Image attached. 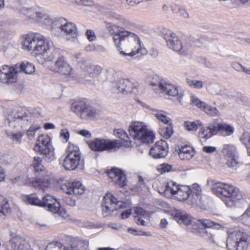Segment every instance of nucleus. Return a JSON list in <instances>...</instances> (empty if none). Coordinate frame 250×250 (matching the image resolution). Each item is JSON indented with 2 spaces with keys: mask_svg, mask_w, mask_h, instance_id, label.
Here are the masks:
<instances>
[{
  "mask_svg": "<svg viewBox=\"0 0 250 250\" xmlns=\"http://www.w3.org/2000/svg\"><path fill=\"white\" fill-rule=\"evenodd\" d=\"M193 225L195 226V228L191 229L192 232L199 234L200 236L207 240L213 241L214 235L212 233L207 231L205 229L199 228V224L198 223H194Z\"/></svg>",
  "mask_w": 250,
  "mask_h": 250,
  "instance_id": "obj_29",
  "label": "nucleus"
},
{
  "mask_svg": "<svg viewBox=\"0 0 250 250\" xmlns=\"http://www.w3.org/2000/svg\"><path fill=\"white\" fill-rule=\"evenodd\" d=\"M172 166L167 164L164 163L158 165L157 169L162 173L170 171L171 169Z\"/></svg>",
  "mask_w": 250,
  "mask_h": 250,
  "instance_id": "obj_58",
  "label": "nucleus"
},
{
  "mask_svg": "<svg viewBox=\"0 0 250 250\" xmlns=\"http://www.w3.org/2000/svg\"><path fill=\"white\" fill-rule=\"evenodd\" d=\"M35 150L42 154L49 161L55 159V155L51 147V139L47 134H42L38 137L34 147Z\"/></svg>",
  "mask_w": 250,
  "mask_h": 250,
  "instance_id": "obj_9",
  "label": "nucleus"
},
{
  "mask_svg": "<svg viewBox=\"0 0 250 250\" xmlns=\"http://www.w3.org/2000/svg\"><path fill=\"white\" fill-rule=\"evenodd\" d=\"M167 125V126L164 129H161V131H160V133L161 136H163V137L166 139L170 138L173 133L172 124Z\"/></svg>",
  "mask_w": 250,
  "mask_h": 250,
  "instance_id": "obj_46",
  "label": "nucleus"
},
{
  "mask_svg": "<svg viewBox=\"0 0 250 250\" xmlns=\"http://www.w3.org/2000/svg\"><path fill=\"white\" fill-rule=\"evenodd\" d=\"M192 196H195L191 201L192 204H196L197 200L200 198L201 188L197 184H194L192 185V189H191Z\"/></svg>",
  "mask_w": 250,
  "mask_h": 250,
  "instance_id": "obj_41",
  "label": "nucleus"
},
{
  "mask_svg": "<svg viewBox=\"0 0 250 250\" xmlns=\"http://www.w3.org/2000/svg\"><path fill=\"white\" fill-rule=\"evenodd\" d=\"M22 201L27 205H31L40 207L41 200L34 194L30 195H23L22 196Z\"/></svg>",
  "mask_w": 250,
  "mask_h": 250,
  "instance_id": "obj_31",
  "label": "nucleus"
},
{
  "mask_svg": "<svg viewBox=\"0 0 250 250\" xmlns=\"http://www.w3.org/2000/svg\"><path fill=\"white\" fill-rule=\"evenodd\" d=\"M229 250H250V236L240 231L230 232L227 239Z\"/></svg>",
  "mask_w": 250,
  "mask_h": 250,
  "instance_id": "obj_6",
  "label": "nucleus"
},
{
  "mask_svg": "<svg viewBox=\"0 0 250 250\" xmlns=\"http://www.w3.org/2000/svg\"><path fill=\"white\" fill-rule=\"evenodd\" d=\"M60 21L59 25H57V28L61 30L62 33L64 38L71 42H75L77 40V30L76 25L71 22L65 21L63 23L62 20Z\"/></svg>",
  "mask_w": 250,
  "mask_h": 250,
  "instance_id": "obj_14",
  "label": "nucleus"
},
{
  "mask_svg": "<svg viewBox=\"0 0 250 250\" xmlns=\"http://www.w3.org/2000/svg\"><path fill=\"white\" fill-rule=\"evenodd\" d=\"M61 189L65 193L75 196L82 195L85 191V187L78 181L66 182L62 185Z\"/></svg>",
  "mask_w": 250,
  "mask_h": 250,
  "instance_id": "obj_16",
  "label": "nucleus"
},
{
  "mask_svg": "<svg viewBox=\"0 0 250 250\" xmlns=\"http://www.w3.org/2000/svg\"><path fill=\"white\" fill-rule=\"evenodd\" d=\"M215 125H209L207 126H201L198 132V137L202 140L206 141L216 135Z\"/></svg>",
  "mask_w": 250,
  "mask_h": 250,
  "instance_id": "obj_24",
  "label": "nucleus"
},
{
  "mask_svg": "<svg viewBox=\"0 0 250 250\" xmlns=\"http://www.w3.org/2000/svg\"><path fill=\"white\" fill-rule=\"evenodd\" d=\"M77 133L82 136L89 138L91 137V133L87 130L82 129L77 131Z\"/></svg>",
  "mask_w": 250,
  "mask_h": 250,
  "instance_id": "obj_63",
  "label": "nucleus"
},
{
  "mask_svg": "<svg viewBox=\"0 0 250 250\" xmlns=\"http://www.w3.org/2000/svg\"><path fill=\"white\" fill-rule=\"evenodd\" d=\"M207 114L212 117H218L220 115L219 110L215 107L208 105L206 103L202 108Z\"/></svg>",
  "mask_w": 250,
  "mask_h": 250,
  "instance_id": "obj_39",
  "label": "nucleus"
},
{
  "mask_svg": "<svg viewBox=\"0 0 250 250\" xmlns=\"http://www.w3.org/2000/svg\"><path fill=\"white\" fill-rule=\"evenodd\" d=\"M109 17L119 21V23H120L124 27H126L129 24V22L127 20L125 19L122 16L119 15L114 12H110L109 13Z\"/></svg>",
  "mask_w": 250,
  "mask_h": 250,
  "instance_id": "obj_44",
  "label": "nucleus"
},
{
  "mask_svg": "<svg viewBox=\"0 0 250 250\" xmlns=\"http://www.w3.org/2000/svg\"><path fill=\"white\" fill-rule=\"evenodd\" d=\"M114 44L119 54L127 60L142 53L144 49L139 37L128 31L118 33L114 38Z\"/></svg>",
  "mask_w": 250,
  "mask_h": 250,
  "instance_id": "obj_2",
  "label": "nucleus"
},
{
  "mask_svg": "<svg viewBox=\"0 0 250 250\" xmlns=\"http://www.w3.org/2000/svg\"><path fill=\"white\" fill-rule=\"evenodd\" d=\"M96 116V110L92 106L87 104L83 112L81 115V119H93Z\"/></svg>",
  "mask_w": 250,
  "mask_h": 250,
  "instance_id": "obj_37",
  "label": "nucleus"
},
{
  "mask_svg": "<svg viewBox=\"0 0 250 250\" xmlns=\"http://www.w3.org/2000/svg\"><path fill=\"white\" fill-rule=\"evenodd\" d=\"M57 199L49 194L45 195L41 200V207L47 208Z\"/></svg>",
  "mask_w": 250,
  "mask_h": 250,
  "instance_id": "obj_45",
  "label": "nucleus"
},
{
  "mask_svg": "<svg viewBox=\"0 0 250 250\" xmlns=\"http://www.w3.org/2000/svg\"><path fill=\"white\" fill-rule=\"evenodd\" d=\"M102 69L101 66L99 65H87L85 71H86L89 74L91 77H95L99 75Z\"/></svg>",
  "mask_w": 250,
  "mask_h": 250,
  "instance_id": "obj_42",
  "label": "nucleus"
},
{
  "mask_svg": "<svg viewBox=\"0 0 250 250\" xmlns=\"http://www.w3.org/2000/svg\"><path fill=\"white\" fill-rule=\"evenodd\" d=\"M134 212L136 215V216H140L145 219L148 218L150 216L149 212H146L144 209L140 207L135 208Z\"/></svg>",
  "mask_w": 250,
  "mask_h": 250,
  "instance_id": "obj_51",
  "label": "nucleus"
},
{
  "mask_svg": "<svg viewBox=\"0 0 250 250\" xmlns=\"http://www.w3.org/2000/svg\"><path fill=\"white\" fill-rule=\"evenodd\" d=\"M152 115L159 122L163 123L166 125H172V120L167 116L166 111L157 109H151Z\"/></svg>",
  "mask_w": 250,
  "mask_h": 250,
  "instance_id": "obj_27",
  "label": "nucleus"
},
{
  "mask_svg": "<svg viewBox=\"0 0 250 250\" xmlns=\"http://www.w3.org/2000/svg\"><path fill=\"white\" fill-rule=\"evenodd\" d=\"M236 92L234 91L229 90L224 88H219L216 90L215 94L227 99H231L235 97Z\"/></svg>",
  "mask_w": 250,
  "mask_h": 250,
  "instance_id": "obj_38",
  "label": "nucleus"
},
{
  "mask_svg": "<svg viewBox=\"0 0 250 250\" xmlns=\"http://www.w3.org/2000/svg\"><path fill=\"white\" fill-rule=\"evenodd\" d=\"M72 70L71 67L62 55L58 57L53 69L54 71L64 76H70L72 73Z\"/></svg>",
  "mask_w": 250,
  "mask_h": 250,
  "instance_id": "obj_19",
  "label": "nucleus"
},
{
  "mask_svg": "<svg viewBox=\"0 0 250 250\" xmlns=\"http://www.w3.org/2000/svg\"><path fill=\"white\" fill-rule=\"evenodd\" d=\"M152 85H158L162 93L171 97H175L177 102L182 104V100L184 97V92L177 85L166 82H160L158 84L151 83Z\"/></svg>",
  "mask_w": 250,
  "mask_h": 250,
  "instance_id": "obj_10",
  "label": "nucleus"
},
{
  "mask_svg": "<svg viewBox=\"0 0 250 250\" xmlns=\"http://www.w3.org/2000/svg\"><path fill=\"white\" fill-rule=\"evenodd\" d=\"M212 183V192L219 197L228 207L233 206L236 202L243 198L239 189L232 185L220 182L208 181V184Z\"/></svg>",
  "mask_w": 250,
  "mask_h": 250,
  "instance_id": "obj_3",
  "label": "nucleus"
},
{
  "mask_svg": "<svg viewBox=\"0 0 250 250\" xmlns=\"http://www.w3.org/2000/svg\"><path fill=\"white\" fill-rule=\"evenodd\" d=\"M66 152L67 154L63 163V166L66 169L74 170L79 166L83 165V160L78 146L69 143Z\"/></svg>",
  "mask_w": 250,
  "mask_h": 250,
  "instance_id": "obj_7",
  "label": "nucleus"
},
{
  "mask_svg": "<svg viewBox=\"0 0 250 250\" xmlns=\"http://www.w3.org/2000/svg\"><path fill=\"white\" fill-rule=\"evenodd\" d=\"M47 15L42 11L37 10L33 21L41 23L44 18H47Z\"/></svg>",
  "mask_w": 250,
  "mask_h": 250,
  "instance_id": "obj_56",
  "label": "nucleus"
},
{
  "mask_svg": "<svg viewBox=\"0 0 250 250\" xmlns=\"http://www.w3.org/2000/svg\"><path fill=\"white\" fill-rule=\"evenodd\" d=\"M37 9L34 7H22L21 9V12L29 20L33 21Z\"/></svg>",
  "mask_w": 250,
  "mask_h": 250,
  "instance_id": "obj_40",
  "label": "nucleus"
},
{
  "mask_svg": "<svg viewBox=\"0 0 250 250\" xmlns=\"http://www.w3.org/2000/svg\"><path fill=\"white\" fill-rule=\"evenodd\" d=\"M216 148L212 146H205L203 147L202 150L207 153H212L215 151Z\"/></svg>",
  "mask_w": 250,
  "mask_h": 250,
  "instance_id": "obj_64",
  "label": "nucleus"
},
{
  "mask_svg": "<svg viewBox=\"0 0 250 250\" xmlns=\"http://www.w3.org/2000/svg\"><path fill=\"white\" fill-rule=\"evenodd\" d=\"M23 135L24 132L21 131H9L6 132V135L8 138L15 144L21 143Z\"/></svg>",
  "mask_w": 250,
  "mask_h": 250,
  "instance_id": "obj_32",
  "label": "nucleus"
},
{
  "mask_svg": "<svg viewBox=\"0 0 250 250\" xmlns=\"http://www.w3.org/2000/svg\"><path fill=\"white\" fill-rule=\"evenodd\" d=\"M186 82L189 86L195 89H200L203 87V82L202 81L187 79Z\"/></svg>",
  "mask_w": 250,
  "mask_h": 250,
  "instance_id": "obj_47",
  "label": "nucleus"
},
{
  "mask_svg": "<svg viewBox=\"0 0 250 250\" xmlns=\"http://www.w3.org/2000/svg\"><path fill=\"white\" fill-rule=\"evenodd\" d=\"M21 48L35 55L37 60L43 63L44 60L39 58L48 53L53 48L52 40L38 33H30L22 35L20 37Z\"/></svg>",
  "mask_w": 250,
  "mask_h": 250,
  "instance_id": "obj_1",
  "label": "nucleus"
},
{
  "mask_svg": "<svg viewBox=\"0 0 250 250\" xmlns=\"http://www.w3.org/2000/svg\"><path fill=\"white\" fill-rule=\"evenodd\" d=\"M167 46L181 55H187L188 50L183 44L180 38L173 31L167 29H163L161 32Z\"/></svg>",
  "mask_w": 250,
  "mask_h": 250,
  "instance_id": "obj_8",
  "label": "nucleus"
},
{
  "mask_svg": "<svg viewBox=\"0 0 250 250\" xmlns=\"http://www.w3.org/2000/svg\"><path fill=\"white\" fill-rule=\"evenodd\" d=\"M9 247V250H30V248L28 243L18 235L11 238Z\"/></svg>",
  "mask_w": 250,
  "mask_h": 250,
  "instance_id": "obj_21",
  "label": "nucleus"
},
{
  "mask_svg": "<svg viewBox=\"0 0 250 250\" xmlns=\"http://www.w3.org/2000/svg\"><path fill=\"white\" fill-rule=\"evenodd\" d=\"M85 35L86 36L87 39L90 42H92L94 41L96 38L95 32L92 30H87L85 33Z\"/></svg>",
  "mask_w": 250,
  "mask_h": 250,
  "instance_id": "obj_62",
  "label": "nucleus"
},
{
  "mask_svg": "<svg viewBox=\"0 0 250 250\" xmlns=\"http://www.w3.org/2000/svg\"><path fill=\"white\" fill-rule=\"evenodd\" d=\"M190 100L193 104L201 109L205 104V102L201 101L197 97L194 95L190 97Z\"/></svg>",
  "mask_w": 250,
  "mask_h": 250,
  "instance_id": "obj_60",
  "label": "nucleus"
},
{
  "mask_svg": "<svg viewBox=\"0 0 250 250\" xmlns=\"http://www.w3.org/2000/svg\"><path fill=\"white\" fill-rule=\"evenodd\" d=\"M114 134L116 137L122 140V142L119 141L121 143V146L123 145L126 147H132L134 146V143L131 141L130 137L123 129H115Z\"/></svg>",
  "mask_w": 250,
  "mask_h": 250,
  "instance_id": "obj_26",
  "label": "nucleus"
},
{
  "mask_svg": "<svg viewBox=\"0 0 250 250\" xmlns=\"http://www.w3.org/2000/svg\"><path fill=\"white\" fill-rule=\"evenodd\" d=\"M32 165L36 171H42L44 169V167L42 165V159L39 157H34Z\"/></svg>",
  "mask_w": 250,
  "mask_h": 250,
  "instance_id": "obj_48",
  "label": "nucleus"
},
{
  "mask_svg": "<svg viewBox=\"0 0 250 250\" xmlns=\"http://www.w3.org/2000/svg\"><path fill=\"white\" fill-rule=\"evenodd\" d=\"M69 132L67 128H62L60 132V136L63 143H66L69 139Z\"/></svg>",
  "mask_w": 250,
  "mask_h": 250,
  "instance_id": "obj_55",
  "label": "nucleus"
},
{
  "mask_svg": "<svg viewBox=\"0 0 250 250\" xmlns=\"http://www.w3.org/2000/svg\"><path fill=\"white\" fill-rule=\"evenodd\" d=\"M128 131L131 138L143 143H152L155 138L153 131L143 122L132 123L129 126Z\"/></svg>",
  "mask_w": 250,
  "mask_h": 250,
  "instance_id": "obj_5",
  "label": "nucleus"
},
{
  "mask_svg": "<svg viewBox=\"0 0 250 250\" xmlns=\"http://www.w3.org/2000/svg\"><path fill=\"white\" fill-rule=\"evenodd\" d=\"M216 135L218 134L222 136L226 137L232 135L234 128L231 125L226 123H219L215 126Z\"/></svg>",
  "mask_w": 250,
  "mask_h": 250,
  "instance_id": "obj_25",
  "label": "nucleus"
},
{
  "mask_svg": "<svg viewBox=\"0 0 250 250\" xmlns=\"http://www.w3.org/2000/svg\"><path fill=\"white\" fill-rule=\"evenodd\" d=\"M107 174L115 184L121 187L125 185V175L121 169L113 167L107 171Z\"/></svg>",
  "mask_w": 250,
  "mask_h": 250,
  "instance_id": "obj_20",
  "label": "nucleus"
},
{
  "mask_svg": "<svg viewBox=\"0 0 250 250\" xmlns=\"http://www.w3.org/2000/svg\"><path fill=\"white\" fill-rule=\"evenodd\" d=\"M41 23L50 26L52 32L55 34L57 25L60 24V21L53 20L47 15V18H44Z\"/></svg>",
  "mask_w": 250,
  "mask_h": 250,
  "instance_id": "obj_36",
  "label": "nucleus"
},
{
  "mask_svg": "<svg viewBox=\"0 0 250 250\" xmlns=\"http://www.w3.org/2000/svg\"><path fill=\"white\" fill-rule=\"evenodd\" d=\"M128 231L134 235L139 236H149L151 235L150 233L149 232H145L141 230H138L132 228H129L127 229Z\"/></svg>",
  "mask_w": 250,
  "mask_h": 250,
  "instance_id": "obj_59",
  "label": "nucleus"
},
{
  "mask_svg": "<svg viewBox=\"0 0 250 250\" xmlns=\"http://www.w3.org/2000/svg\"><path fill=\"white\" fill-rule=\"evenodd\" d=\"M102 214L104 216H108L115 210L123 208L124 203L117 200L111 193H106L102 201Z\"/></svg>",
  "mask_w": 250,
  "mask_h": 250,
  "instance_id": "obj_11",
  "label": "nucleus"
},
{
  "mask_svg": "<svg viewBox=\"0 0 250 250\" xmlns=\"http://www.w3.org/2000/svg\"><path fill=\"white\" fill-rule=\"evenodd\" d=\"M7 120L9 125L11 127L20 126L22 127L30 122L31 117L25 113H15L13 114H9L7 117Z\"/></svg>",
  "mask_w": 250,
  "mask_h": 250,
  "instance_id": "obj_17",
  "label": "nucleus"
},
{
  "mask_svg": "<svg viewBox=\"0 0 250 250\" xmlns=\"http://www.w3.org/2000/svg\"><path fill=\"white\" fill-rule=\"evenodd\" d=\"M240 140L247 147L248 154L250 156V134L247 133L243 134L240 137Z\"/></svg>",
  "mask_w": 250,
  "mask_h": 250,
  "instance_id": "obj_49",
  "label": "nucleus"
},
{
  "mask_svg": "<svg viewBox=\"0 0 250 250\" xmlns=\"http://www.w3.org/2000/svg\"><path fill=\"white\" fill-rule=\"evenodd\" d=\"M203 123L200 120H196L193 122L185 121L183 126L186 130L188 131H196L199 127L203 126Z\"/></svg>",
  "mask_w": 250,
  "mask_h": 250,
  "instance_id": "obj_35",
  "label": "nucleus"
},
{
  "mask_svg": "<svg viewBox=\"0 0 250 250\" xmlns=\"http://www.w3.org/2000/svg\"><path fill=\"white\" fill-rule=\"evenodd\" d=\"M226 164L229 167L236 166L238 163L236 147L232 145H225L222 150Z\"/></svg>",
  "mask_w": 250,
  "mask_h": 250,
  "instance_id": "obj_15",
  "label": "nucleus"
},
{
  "mask_svg": "<svg viewBox=\"0 0 250 250\" xmlns=\"http://www.w3.org/2000/svg\"><path fill=\"white\" fill-rule=\"evenodd\" d=\"M197 222L199 224V222L205 228H211L214 226H217L216 228L219 229L221 227L220 225L218 224H215L213 222L208 219H201L198 220Z\"/></svg>",
  "mask_w": 250,
  "mask_h": 250,
  "instance_id": "obj_52",
  "label": "nucleus"
},
{
  "mask_svg": "<svg viewBox=\"0 0 250 250\" xmlns=\"http://www.w3.org/2000/svg\"><path fill=\"white\" fill-rule=\"evenodd\" d=\"M38 178H27L24 181V185H31L34 187H36L38 184Z\"/></svg>",
  "mask_w": 250,
  "mask_h": 250,
  "instance_id": "obj_61",
  "label": "nucleus"
},
{
  "mask_svg": "<svg viewBox=\"0 0 250 250\" xmlns=\"http://www.w3.org/2000/svg\"><path fill=\"white\" fill-rule=\"evenodd\" d=\"M47 210L53 213H57L60 210V205L59 201L56 200L50 206L47 208Z\"/></svg>",
  "mask_w": 250,
  "mask_h": 250,
  "instance_id": "obj_54",
  "label": "nucleus"
},
{
  "mask_svg": "<svg viewBox=\"0 0 250 250\" xmlns=\"http://www.w3.org/2000/svg\"><path fill=\"white\" fill-rule=\"evenodd\" d=\"M38 182L36 188H40L43 190H44V188H48L50 184L49 181L47 179H38Z\"/></svg>",
  "mask_w": 250,
  "mask_h": 250,
  "instance_id": "obj_57",
  "label": "nucleus"
},
{
  "mask_svg": "<svg viewBox=\"0 0 250 250\" xmlns=\"http://www.w3.org/2000/svg\"><path fill=\"white\" fill-rule=\"evenodd\" d=\"M115 25L112 24L111 23H107L106 24V28L108 31V32L112 35L113 41H114V38L116 36V35H118V33L123 31H127L124 28H121L118 30L117 32L115 31Z\"/></svg>",
  "mask_w": 250,
  "mask_h": 250,
  "instance_id": "obj_50",
  "label": "nucleus"
},
{
  "mask_svg": "<svg viewBox=\"0 0 250 250\" xmlns=\"http://www.w3.org/2000/svg\"><path fill=\"white\" fill-rule=\"evenodd\" d=\"M19 72L18 64L14 66L3 65L0 68V81L4 83H11L17 82Z\"/></svg>",
  "mask_w": 250,
  "mask_h": 250,
  "instance_id": "obj_13",
  "label": "nucleus"
},
{
  "mask_svg": "<svg viewBox=\"0 0 250 250\" xmlns=\"http://www.w3.org/2000/svg\"><path fill=\"white\" fill-rule=\"evenodd\" d=\"M195 150L189 145H185L179 147L178 156L182 160L188 161L191 159L195 154Z\"/></svg>",
  "mask_w": 250,
  "mask_h": 250,
  "instance_id": "obj_23",
  "label": "nucleus"
},
{
  "mask_svg": "<svg viewBox=\"0 0 250 250\" xmlns=\"http://www.w3.org/2000/svg\"><path fill=\"white\" fill-rule=\"evenodd\" d=\"M86 105L87 104L84 100H77L72 103L71 109L78 117L81 118Z\"/></svg>",
  "mask_w": 250,
  "mask_h": 250,
  "instance_id": "obj_30",
  "label": "nucleus"
},
{
  "mask_svg": "<svg viewBox=\"0 0 250 250\" xmlns=\"http://www.w3.org/2000/svg\"><path fill=\"white\" fill-rule=\"evenodd\" d=\"M158 191L167 198L173 197L180 202L187 200L191 193V188L188 186H180L172 181L159 188Z\"/></svg>",
  "mask_w": 250,
  "mask_h": 250,
  "instance_id": "obj_4",
  "label": "nucleus"
},
{
  "mask_svg": "<svg viewBox=\"0 0 250 250\" xmlns=\"http://www.w3.org/2000/svg\"><path fill=\"white\" fill-rule=\"evenodd\" d=\"M45 250H75L72 247H66L58 243H49L47 245Z\"/></svg>",
  "mask_w": 250,
  "mask_h": 250,
  "instance_id": "obj_43",
  "label": "nucleus"
},
{
  "mask_svg": "<svg viewBox=\"0 0 250 250\" xmlns=\"http://www.w3.org/2000/svg\"><path fill=\"white\" fill-rule=\"evenodd\" d=\"M18 66L19 72L21 71L26 74H32L35 71L34 65L27 61L22 62L20 64H18Z\"/></svg>",
  "mask_w": 250,
  "mask_h": 250,
  "instance_id": "obj_34",
  "label": "nucleus"
},
{
  "mask_svg": "<svg viewBox=\"0 0 250 250\" xmlns=\"http://www.w3.org/2000/svg\"><path fill=\"white\" fill-rule=\"evenodd\" d=\"M39 125H32L27 131L26 135L29 139L33 138L35 135L36 132L40 128Z\"/></svg>",
  "mask_w": 250,
  "mask_h": 250,
  "instance_id": "obj_53",
  "label": "nucleus"
},
{
  "mask_svg": "<svg viewBox=\"0 0 250 250\" xmlns=\"http://www.w3.org/2000/svg\"><path fill=\"white\" fill-rule=\"evenodd\" d=\"M9 203L7 199L0 195V217L6 216L10 211Z\"/></svg>",
  "mask_w": 250,
  "mask_h": 250,
  "instance_id": "obj_33",
  "label": "nucleus"
},
{
  "mask_svg": "<svg viewBox=\"0 0 250 250\" xmlns=\"http://www.w3.org/2000/svg\"><path fill=\"white\" fill-rule=\"evenodd\" d=\"M117 87L119 92L127 93L133 92L132 83L128 79H121L117 83Z\"/></svg>",
  "mask_w": 250,
  "mask_h": 250,
  "instance_id": "obj_28",
  "label": "nucleus"
},
{
  "mask_svg": "<svg viewBox=\"0 0 250 250\" xmlns=\"http://www.w3.org/2000/svg\"><path fill=\"white\" fill-rule=\"evenodd\" d=\"M172 215L173 216L174 219L180 224H183L186 226L191 225L192 228H189L191 231L192 230L191 229L195 228L193 224L194 223L197 222H193L192 217L187 213L182 212L180 210H175L172 213Z\"/></svg>",
  "mask_w": 250,
  "mask_h": 250,
  "instance_id": "obj_22",
  "label": "nucleus"
},
{
  "mask_svg": "<svg viewBox=\"0 0 250 250\" xmlns=\"http://www.w3.org/2000/svg\"><path fill=\"white\" fill-rule=\"evenodd\" d=\"M168 151L167 142L160 140L156 142L149 150V155L154 159H160L166 157Z\"/></svg>",
  "mask_w": 250,
  "mask_h": 250,
  "instance_id": "obj_18",
  "label": "nucleus"
},
{
  "mask_svg": "<svg viewBox=\"0 0 250 250\" xmlns=\"http://www.w3.org/2000/svg\"><path fill=\"white\" fill-rule=\"evenodd\" d=\"M89 147L96 151L117 149L121 147V143L117 140L95 139L88 143Z\"/></svg>",
  "mask_w": 250,
  "mask_h": 250,
  "instance_id": "obj_12",
  "label": "nucleus"
}]
</instances>
